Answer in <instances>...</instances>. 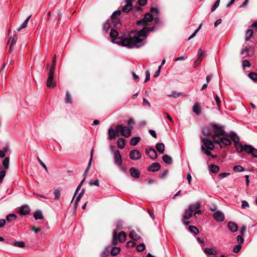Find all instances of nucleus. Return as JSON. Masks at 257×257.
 Listing matches in <instances>:
<instances>
[{
    "instance_id": "f257e3e1",
    "label": "nucleus",
    "mask_w": 257,
    "mask_h": 257,
    "mask_svg": "<svg viewBox=\"0 0 257 257\" xmlns=\"http://www.w3.org/2000/svg\"><path fill=\"white\" fill-rule=\"evenodd\" d=\"M149 29L148 27H145L138 32H131L129 37L125 38L119 41L111 40V42L130 48H140L145 45V41L147 38L146 34L149 32Z\"/></svg>"
},
{
    "instance_id": "f03ea898",
    "label": "nucleus",
    "mask_w": 257,
    "mask_h": 257,
    "mask_svg": "<svg viewBox=\"0 0 257 257\" xmlns=\"http://www.w3.org/2000/svg\"><path fill=\"white\" fill-rule=\"evenodd\" d=\"M210 126L211 127L212 131L214 133L212 136V139L213 142L217 140L216 139L217 137H219L221 136H227L222 126L213 123L210 124Z\"/></svg>"
},
{
    "instance_id": "7ed1b4c3",
    "label": "nucleus",
    "mask_w": 257,
    "mask_h": 257,
    "mask_svg": "<svg viewBox=\"0 0 257 257\" xmlns=\"http://www.w3.org/2000/svg\"><path fill=\"white\" fill-rule=\"evenodd\" d=\"M115 131L116 133L120 132L121 136L127 138L130 137L132 134V131L128 126H122L121 124H117L115 126Z\"/></svg>"
},
{
    "instance_id": "20e7f679",
    "label": "nucleus",
    "mask_w": 257,
    "mask_h": 257,
    "mask_svg": "<svg viewBox=\"0 0 257 257\" xmlns=\"http://www.w3.org/2000/svg\"><path fill=\"white\" fill-rule=\"evenodd\" d=\"M55 70H49L48 76L47 79V86L49 88H53L56 86V82L54 80V73Z\"/></svg>"
},
{
    "instance_id": "39448f33",
    "label": "nucleus",
    "mask_w": 257,
    "mask_h": 257,
    "mask_svg": "<svg viewBox=\"0 0 257 257\" xmlns=\"http://www.w3.org/2000/svg\"><path fill=\"white\" fill-rule=\"evenodd\" d=\"M153 15L149 13H146L143 19L140 20H139L137 22V24L138 25H147V24L149 23V22H151L153 21Z\"/></svg>"
},
{
    "instance_id": "423d86ee",
    "label": "nucleus",
    "mask_w": 257,
    "mask_h": 257,
    "mask_svg": "<svg viewBox=\"0 0 257 257\" xmlns=\"http://www.w3.org/2000/svg\"><path fill=\"white\" fill-rule=\"evenodd\" d=\"M129 157L133 160H138L142 157V154L138 150L134 149L130 152Z\"/></svg>"
},
{
    "instance_id": "0eeeda50",
    "label": "nucleus",
    "mask_w": 257,
    "mask_h": 257,
    "mask_svg": "<svg viewBox=\"0 0 257 257\" xmlns=\"http://www.w3.org/2000/svg\"><path fill=\"white\" fill-rule=\"evenodd\" d=\"M114 163L118 166H120L122 165V158L120 152L118 150H116L114 152Z\"/></svg>"
},
{
    "instance_id": "6e6552de",
    "label": "nucleus",
    "mask_w": 257,
    "mask_h": 257,
    "mask_svg": "<svg viewBox=\"0 0 257 257\" xmlns=\"http://www.w3.org/2000/svg\"><path fill=\"white\" fill-rule=\"evenodd\" d=\"M205 54L202 51L201 49H199L198 50V58L194 62V67L198 66L199 64L201 62L202 59L205 57Z\"/></svg>"
},
{
    "instance_id": "1a4fd4ad",
    "label": "nucleus",
    "mask_w": 257,
    "mask_h": 257,
    "mask_svg": "<svg viewBox=\"0 0 257 257\" xmlns=\"http://www.w3.org/2000/svg\"><path fill=\"white\" fill-rule=\"evenodd\" d=\"M133 0H125V5L122 7L121 10L124 13H128L133 9Z\"/></svg>"
},
{
    "instance_id": "9d476101",
    "label": "nucleus",
    "mask_w": 257,
    "mask_h": 257,
    "mask_svg": "<svg viewBox=\"0 0 257 257\" xmlns=\"http://www.w3.org/2000/svg\"><path fill=\"white\" fill-rule=\"evenodd\" d=\"M231 140L234 142L235 147L237 148V146H239V145H241L239 143V138L237 136V135L233 132H231L229 133V135L228 136Z\"/></svg>"
},
{
    "instance_id": "9b49d317",
    "label": "nucleus",
    "mask_w": 257,
    "mask_h": 257,
    "mask_svg": "<svg viewBox=\"0 0 257 257\" xmlns=\"http://www.w3.org/2000/svg\"><path fill=\"white\" fill-rule=\"evenodd\" d=\"M120 229V224L118 223L116 224L115 228L113 232V236H112L111 243L114 245H115L117 244V231H118Z\"/></svg>"
},
{
    "instance_id": "f8f14e48",
    "label": "nucleus",
    "mask_w": 257,
    "mask_h": 257,
    "mask_svg": "<svg viewBox=\"0 0 257 257\" xmlns=\"http://www.w3.org/2000/svg\"><path fill=\"white\" fill-rule=\"evenodd\" d=\"M146 153L151 159L155 160L157 158L158 155L156 151L152 147L146 149Z\"/></svg>"
},
{
    "instance_id": "ddd939ff",
    "label": "nucleus",
    "mask_w": 257,
    "mask_h": 257,
    "mask_svg": "<svg viewBox=\"0 0 257 257\" xmlns=\"http://www.w3.org/2000/svg\"><path fill=\"white\" fill-rule=\"evenodd\" d=\"M201 139L202 140V142L205 147V148L209 150H213L214 149V146L213 145V143L212 141L207 139H204L202 138H201Z\"/></svg>"
},
{
    "instance_id": "4468645a",
    "label": "nucleus",
    "mask_w": 257,
    "mask_h": 257,
    "mask_svg": "<svg viewBox=\"0 0 257 257\" xmlns=\"http://www.w3.org/2000/svg\"><path fill=\"white\" fill-rule=\"evenodd\" d=\"M239 147H240V150L237 149V152L240 153L242 151H245L247 154H250L252 152V151L253 149V147L249 145H245L243 146L242 145H239Z\"/></svg>"
},
{
    "instance_id": "2eb2a0df",
    "label": "nucleus",
    "mask_w": 257,
    "mask_h": 257,
    "mask_svg": "<svg viewBox=\"0 0 257 257\" xmlns=\"http://www.w3.org/2000/svg\"><path fill=\"white\" fill-rule=\"evenodd\" d=\"M213 143L218 145H220V144L222 143L226 146H230L231 143L230 140L226 138H222L219 140L217 139Z\"/></svg>"
},
{
    "instance_id": "dca6fc26",
    "label": "nucleus",
    "mask_w": 257,
    "mask_h": 257,
    "mask_svg": "<svg viewBox=\"0 0 257 257\" xmlns=\"http://www.w3.org/2000/svg\"><path fill=\"white\" fill-rule=\"evenodd\" d=\"M213 217L214 219L218 222H222L224 220L223 213L219 211H217L213 214Z\"/></svg>"
},
{
    "instance_id": "f3484780",
    "label": "nucleus",
    "mask_w": 257,
    "mask_h": 257,
    "mask_svg": "<svg viewBox=\"0 0 257 257\" xmlns=\"http://www.w3.org/2000/svg\"><path fill=\"white\" fill-rule=\"evenodd\" d=\"M121 14V11L119 10L114 12L111 16V18L114 20V26H117L118 24L119 25V21L116 18L119 17Z\"/></svg>"
},
{
    "instance_id": "a211bd4d",
    "label": "nucleus",
    "mask_w": 257,
    "mask_h": 257,
    "mask_svg": "<svg viewBox=\"0 0 257 257\" xmlns=\"http://www.w3.org/2000/svg\"><path fill=\"white\" fill-rule=\"evenodd\" d=\"M130 173L132 177L138 179L140 176V171L135 167H132L130 169Z\"/></svg>"
},
{
    "instance_id": "6ab92c4d",
    "label": "nucleus",
    "mask_w": 257,
    "mask_h": 257,
    "mask_svg": "<svg viewBox=\"0 0 257 257\" xmlns=\"http://www.w3.org/2000/svg\"><path fill=\"white\" fill-rule=\"evenodd\" d=\"M18 40V36L17 34H14L12 37H10L7 42V44H8L10 41L11 40L10 46V51L11 52H12L14 50V45L16 43L17 41Z\"/></svg>"
},
{
    "instance_id": "aec40b11",
    "label": "nucleus",
    "mask_w": 257,
    "mask_h": 257,
    "mask_svg": "<svg viewBox=\"0 0 257 257\" xmlns=\"http://www.w3.org/2000/svg\"><path fill=\"white\" fill-rule=\"evenodd\" d=\"M30 211V208L28 205H24L20 208L18 213L21 215H26L29 214Z\"/></svg>"
},
{
    "instance_id": "412c9836",
    "label": "nucleus",
    "mask_w": 257,
    "mask_h": 257,
    "mask_svg": "<svg viewBox=\"0 0 257 257\" xmlns=\"http://www.w3.org/2000/svg\"><path fill=\"white\" fill-rule=\"evenodd\" d=\"M161 168L160 164L158 162L152 163L148 168L149 171L156 172L158 171Z\"/></svg>"
},
{
    "instance_id": "4be33fe9",
    "label": "nucleus",
    "mask_w": 257,
    "mask_h": 257,
    "mask_svg": "<svg viewBox=\"0 0 257 257\" xmlns=\"http://www.w3.org/2000/svg\"><path fill=\"white\" fill-rule=\"evenodd\" d=\"M110 37L112 38H113L112 40H114L115 41H119L123 39L124 38L120 39L119 38H117V36L118 35V33L117 31L111 29L110 32Z\"/></svg>"
},
{
    "instance_id": "5701e85b",
    "label": "nucleus",
    "mask_w": 257,
    "mask_h": 257,
    "mask_svg": "<svg viewBox=\"0 0 257 257\" xmlns=\"http://www.w3.org/2000/svg\"><path fill=\"white\" fill-rule=\"evenodd\" d=\"M201 204L199 202H197L194 204H191L189 205L188 209L192 213L196 211V210L200 209Z\"/></svg>"
},
{
    "instance_id": "b1692460",
    "label": "nucleus",
    "mask_w": 257,
    "mask_h": 257,
    "mask_svg": "<svg viewBox=\"0 0 257 257\" xmlns=\"http://www.w3.org/2000/svg\"><path fill=\"white\" fill-rule=\"evenodd\" d=\"M228 229L233 232H234L237 230L238 226L236 223L233 222H229L227 224Z\"/></svg>"
},
{
    "instance_id": "393cba45",
    "label": "nucleus",
    "mask_w": 257,
    "mask_h": 257,
    "mask_svg": "<svg viewBox=\"0 0 257 257\" xmlns=\"http://www.w3.org/2000/svg\"><path fill=\"white\" fill-rule=\"evenodd\" d=\"M126 234L124 231H121L117 235V239L120 242L123 243L125 241Z\"/></svg>"
},
{
    "instance_id": "a878e982",
    "label": "nucleus",
    "mask_w": 257,
    "mask_h": 257,
    "mask_svg": "<svg viewBox=\"0 0 257 257\" xmlns=\"http://www.w3.org/2000/svg\"><path fill=\"white\" fill-rule=\"evenodd\" d=\"M108 139L110 140H112L115 139L116 138V133H117L115 131V130H114L112 127L109 128L108 131Z\"/></svg>"
},
{
    "instance_id": "bb28decb",
    "label": "nucleus",
    "mask_w": 257,
    "mask_h": 257,
    "mask_svg": "<svg viewBox=\"0 0 257 257\" xmlns=\"http://www.w3.org/2000/svg\"><path fill=\"white\" fill-rule=\"evenodd\" d=\"M193 111L197 115H199L201 112V108L198 103H195L193 107Z\"/></svg>"
},
{
    "instance_id": "cd10ccee",
    "label": "nucleus",
    "mask_w": 257,
    "mask_h": 257,
    "mask_svg": "<svg viewBox=\"0 0 257 257\" xmlns=\"http://www.w3.org/2000/svg\"><path fill=\"white\" fill-rule=\"evenodd\" d=\"M120 251V248L119 247L114 246V247H113L111 249H110V254L112 256L117 255L118 254H119Z\"/></svg>"
},
{
    "instance_id": "c85d7f7f",
    "label": "nucleus",
    "mask_w": 257,
    "mask_h": 257,
    "mask_svg": "<svg viewBox=\"0 0 257 257\" xmlns=\"http://www.w3.org/2000/svg\"><path fill=\"white\" fill-rule=\"evenodd\" d=\"M193 213H192L188 209H187L183 216V220H188L191 218L193 216Z\"/></svg>"
},
{
    "instance_id": "c756f323",
    "label": "nucleus",
    "mask_w": 257,
    "mask_h": 257,
    "mask_svg": "<svg viewBox=\"0 0 257 257\" xmlns=\"http://www.w3.org/2000/svg\"><path fill=\"white\" fill-rule=\"evenodd\" d=\"M129 237L134 240H138L140 238V236L134 230L131 231L129 233Z\"/></svg>"
},
{
    "instance_id": "7c9ffc66",
    "label": "nucleus",
    "mask_w": 257,
    "mask_h": 257,
    "mask_svg": "<svg viewBox=\"0 0 257 257\" xmlns=\"http://www.w3.org/2000/svg\"><path fill=\"white\" fill-rule=\"evenodd\" d=\"M117 145L119 149H123L125 147V140L122 138H119L117 141Z\"/></svg>"
},
{
    "instance_id": "2f4dec72",
    "label": "nucleus",
    "mask_w": 257,
    "mask_h": 257,
    "mask_svg": "<svg viewBox=\"0 0 257 257\" xmlns=\"http://www.w3.org/2000/svg\"><path fill=\"white\" fill-rule=\"evenodd\" d=\"M110 254V246H106L104 250L101 252L100 257H108Z\"/></svg>"
},
{
    "instance_id": "473e14b6",
    "label": "nucleus",
    "mask_w": 257,
    "mask_h": 257,
    "mask_svg": "<svg viewBox=\"0 0 257 257\" xmlns=\"http://www.w3.org/2000/svg\"><path fill=\"white\" fill-rule=\"evenodd\" d=\"M11 244L14 246L23 248L25 246V243L23 241H15L11 243Z\"/></svg>"
},
{
    "instance_id": "72a5a7b5",
    "label": "nucleus",
    "mask_w": 257,
    "mask_h": 257,
    "mask_svg": "<svg viewBox=\"0 0 257 257\" xmlns=\"http://www.w3.org/2000/svg\"><path fill=\"white\" fill-rule=\"evenodd\" d=\"M31 16H32L31 15L29 16L25 20V21L23 23V24L21 25V26L17 29V31L18 32H20L22 29L26 28L27 26L28 22H29L30 19L31 18Z\"/></svg>"
},
{
    "instance_id": "f704fd0d",
    "label": "nucleus",
    "mask_w": 257,
    "mask_h": 257,
    "mask_svg": "<svg viewBox=\"0 0 257 257\" xmlns=\"http://www.w3.org/2000/svg\"><path fill=\"white\" fill-rule=\"evenodd\" d=\"M162 159L163 161L167 164H171L172 163V158L168 155H164L162 157Z\"/></svg>"
},
{
    "instance_id": "c9c22d12",
    "label": "nucleus",
    "mask_w": 257,
    "mask_h": 257,
    "mask_svg": "<svg viewBox=\"0 0 257 257\" xmlns=\"http://www.w3.org/2000/svg\"><path fill=\"white\" fill-rule=\"evenodd\" d=\"M157 151L162 154L164 152L165 146L163 143H157L156 145Z\"/></svg>"
},
{
    "instance_id": "e433bc0d",
    "label": "nucleus",
    "mask_w": 257,
    "mask_h": 257,
    "mask_svg": "<svg viewBox=\"0 0 257 257\" xmlns=\"http://www.w3.org/2000/svg\"><path fill=\"white\" fill-rule=\"evenodd\" d=\"M141 140V138L136 137L133 138L130 141V145L133 146L137 145Z\"/></svg>"
},
{
    "instance_id": "4c0bfd02",
    "label": "nucleus",
    "mask_w": 257,
    "mask_h": 257,
    "mask_svg": "<svg viewBox=\"0 0 257 257\" xmlns=\"http://www.w3.org/2000/svg\"><path fill=\"white\" fill-rule=\"evenodd\" d=\"M204 252L206 254L216 255V251H215L213 248L209 247H206L204 249Z\"/></svg>"
},
{
    "instance_id": "58836bf2",
    "label": "nucleus",
    "mask_w": 257,
    "mask_h": 257,
    "mask_svg": "<svg viewBox=\"0 0 257 257\" xmlns=\"http://www.w3.org/2000/svg\"><path fill=\"white\" fill-rule=\"evenodd\" d=\"M17 218V215L14 213H11L8 214L6 216V220L8 222H11Z\"/></svg>"
},
{
    "instance_id": "ea45409f",
    "label": "nucleus",
    "mask_w": 257,
    "mask_h": 257,
    "mask_svg": "<svg viewBox=\"0 0 257 257\" xmlns=\"http://www.w3.org/2000/svg\"><path fill=\"white\" fill-rule=\"evenodd\" d=\"M34 217L36 220L42 219L43 218V216L40 211H37L34 214Z\"/></svg>"
},
{
    "instance_id": "a19ab883",
    "label": "nucleus",
    "mask_w": 257,
    "mask_h": 257,
    "mask_svg": "<svg viewBox=\"0 0 257 257\" xmlns=\"http://www.w3.org/2000/svg\"><path fill=\"white\" fill-rule=\"evenodd\" d=\"M189 229L190 232H192L194 234H197L199 233V229L195 226L190 225L189 226Z\"/></svg>"
},
{
    "instance_id": "79ce46f5",
    "label": "nucleus",
    "mask_w": 257,
    "mask_h": 257,
    "mask_svg": "<svg viewBox=\"0 0 257 257\" xmlns=\"http://www.w3.org/2000/svg\"><path fill=\"white\" fill-rule=\"evenodd\" d=\"M253 35V31L251 29H249L246 31V35H245V40L249 41V39L251 38Z\"/></svg>"
},
{
    "instance_id": "37998d69",
    "label": "nucleus",
    "mask_w": 257,
    "mask_h": 257,
    "mask_svg": "<svg viewBox=\"0 0 257 257\" xmlns=\"http://www.w3.org/2000/svg\"><path fill=\"white\" fill-rule=\"evenodd\" d=\"M84 189H83L80 192V193L79 194V195H78V196L76 197V199L75 201V207H77V205L78 203V202L80 201V200L81 199L82 196L83 195L84 193Z\"/></svg>"
},
{
    "instance_id": "c03bdc74",
    "label": "nucleus",
    "mask_w": 257,
    "mask_h": 257,
    "mask_svg": "<svg viewBox=\"0 0 257 257\" xmlns=\"http://www.w3.org/2000/svg\"><path fill=\"white\" fill-rule=\"evenodd\" d=\"M61 189L60 188H57L56 189L54 192V195L55 196V200H58L61 196Z\"/></svg>"
},
{
    "instance_id": "a18cd8bd",
    "label": "nucleus",
    "mask_w": 257,
    "mask_h": 257,
    "mask_svg": "<svg viewBox=\"0 0 257 257\" xmlns=\"http://www.w3.org/2000/svg\"><path fill=\"white\" fill-rule=\"evenodd\" d=\"M209 169L211 172L216 173L219 171V167L217 165L212 164L210 166Z\"/></svg>"
},
{
    "instance_id": "49530a36",
    "label": "nucleus",
    "mask_w": 257,
    "mask_h": 257,
    "mask_svg": "<svg viewBox=\"0 0 257 257\" xmlns=\"http://www.w3.org/2000/svg\"><path fill=\"white\" fill-rule=\"evenodd\" d=\"M10 159L8 157L5 158L3 161V165L6 169H8L9 166Z\"/></svg>"
},
{
    "instance_id": "de8ad7c7",
    "label": "nucleus",
    "mask_w": 257,
    "mask_h": 257,
    "mask_svg": "<svg viewBox=\"0 0 257 257\" xmlns=\"http://www.w3.org/2000/svg\"><path fill=\"white\" fill-rule=\"evenodd\" d=\"M65 102L66 103H72V97L69 91H67L66 93Z\"/></svg>"
},
{
    "instance_id": "09e8293b",
    "label": "nucleus",
    "mask_w": 257,
    "mask_h": 257,
    "mask_svg": "<svg viewBox=\"0 0 257 257\" xmlns=\"http://www.w3.org/2000/svg\"><path fill=\"white\" fill-rule=\"evenodd\" d=\"M93 149H92L91 152L90 159L89 162L88 163V166H87V168L86 169V170H85V171L84 172V174H86L89 171V170L90 169V166H91V161H92V157H93Z\"/></svg>"
},
{
    "instance_id": "8fccbe9b",
    "label": "nucleus",
    "mask_w": 257,
    "mask_h": 257,
    "mask_svg": "<svg viewBox=\"0 0 257 257\" xmlns=\"http://www.w3.org/2000/svg\"><path fill=\"white\" fill-rule=\"evenodd\" d=\"M202 133L204 136H209L211 134L210 130L206 127H204L202 128Z\"/></svg>"
},
{
    "instance_id": "3c124183",
    "label": "nucleus",
    "mask_w": 257,
    "mask_h": 257,
    "mask_svg": "<svg viewBox=\"0 0 257 257\" xmlns=\"http://www.w3.org/2000/svg\"><path fill=\"white\" fill-rule=\"evenodd\" d=\"M146 248V246L144 243H142L139 244L137 246V250L139 252H142L144 251Z\"/></svg>"
},
{
    "instance_id": "603ef678",
    "label": "nucleus",
    "mask_w": 257,
    "mask_h": 257,
    "mask_svg": "<svg viewBox=\"0 0 257 257\" xmlns=\"http://www.w3.org/2000/svg\"><path fill=\"white\" fill-rule=\"evenodd\" d=\"M233 170L235 172H240L244 170V168L240 165H236L234 166Z\"/></svg>"
},
{
    "instance_id": "864d4df0",
    "label": "nucleus",
    "mask_w": 257,
    "mask_h": 257,
    "mask_svg": "<svg viewBox=\"0 0 257 257\" xmlns=\"http://www.w3.org/2000/svg\"><path fill=\"white\" fill-rule=\"evenodd\" d=\"M248 76L253 81L257 80V74L255 72H251L248 74Z\"/></svg>"
},
{
    "instance_id": "5fc2aeb1",
    "label": "nucleus",
    "mask_w": 257,
    "mask_h": 257,
    "mask_svg": "<svg viewBox=\"0 0 257 257\" xmlns=\"http://www.w3.org/2000/svg\"><path fill=\"white\" fill-rule=\"evenodd\" d=\"M56 64V55H54V56L53 58L52 65L50 67L49 69L52 70H55Z\"/></svg>"
},
{
    "instance_id": "6e6d98bb",
    "label": "nucleus",
    "mask_w": 257,
    "mask_h": 257,
    "mask_svg": "<svg viewBox=\"0 0 257 257\" xmlns=\"http://www.w3.org/2000/svg\"><path fill=\"white\" fill-rule=\"evenodd\" d=\"M202 24H200L199 26V27H198V28L195 31V32L189 37L188 38V40H190L191 39L193 38V37H194L196 34L198 33V32L200 30V29L201 28V27H202Z\"/></svg>"
},
{
    "instance_id": "4d7b16f0",
    "label": "nucleus",
    "mask_w": 257,
    "mask_h": 257,
    "mask_svg": "<svg viewBox=\"0 0 257 257\" xmlns=\"http://www.w3.org/2000/svg\"><path fill=\"white\" fill-rule=\"evenodd\" d=\"M214 99L216 102L218 108L220 109L221 106V100L220 97L217 95H216L214 96Z\"/></svg>"
},
{
    "instance_id": "13d9d810",
    "label": "nucleus",
    "mask_w": 257,
    "mask_h": 257,
    "mask_svg": "<svg viewBox=\"0 0 257 257\" xmlns=\"http://www.w3.org/2000/svg\"><path fill=\"white\" fill-rule=\"evenodd\" d=\"M241 248V245L240 244V243H238L234 247L233 251L235 253H237L240 250Z\"/></svg>"
},
{
    "instance_id": "bf43d9fd",
    "label": "nucleus",
    "mask_w": 257,
    "mask_h": 257,
    "mask_svg": "<svg viewBox=\"0 0 257 257\" xmlns=\"http://www.w3.org/2000/svg\"><path fill=\"white\" fill-rule=\"evenodd\" d=\"M201 150L206 155L208 156H211V152L207 150L204 146H201Z\"/></svg>"
},
{
    "instance_id": "052dcab7",
    "label": "nucleus",
    "mask_w": 257,
    "mask_h": 257,
    "mask_svg": "<svg viewBox=\"0 0 257 257\" xmlns=\"http://www.w3.org/2000/svg\"><path fill=\"white\" fill-rule=\"evenodd\" d=\"M219 3H220V0H217L215 2V4L213 5V7H212V9H211L212 12H214L217 9V8L219 5Z\"/></svg>"
},
{
    "instance_id": "680f3d73",
    "label": "nucleus",
    "mask_w": 257,
    "mask_h": 257,
    "mask_svg": "<svg viewBox=\"0 0 257 257\" xmlns=\"http://www.w3.org/2000/svg\"><path fill=\"white\" fill-rule=\"evenodd\" d=\"M250 63L247 60H244L242 61V67L243 69L245 68V67H250Z\"/></svg>"
},
{
    "instance_id": "e2e57ef3",
    "label": "nucleus",
    "mask_w": 257,
    "mask_h": 257,
    "mask_svg": "<svg viewBox=\"0 0 257 257\" xmlns=\"http://www.w3.org/2000/svg\"><path fill=\"white\" fill-rule=\"evenodd\" d=\"M150 11L154 16H155V15H157L159 12V10L157 8H151Z\"/></svg>"
},
{
    "instance_id": "0e129e2a",
    "label": "nucleus",
    "mask_w": 257,
    "mask_h": 257,
    "mask_svg": "<svg viewBox=\"0 0 257 257\" xmlns=\"http://www.w3.org/2000/svg\"><path fill=\"white\" fill-rule=\"evenodd\" d=\"M109 29V23L108 22H106L103 24V29L104 31H105L106 32Z\"/></svg>"
},
{
    "instance_id": "69168bd1",
    "label": "nucleus",
    "mask_w": 257,
    "mask_h": 257,
    "mask_svg": "<svg viewBox=\"0 0 257 257\" xmlns=\"http://www.w3.org/2000/svg\"><path fill=\"white\" fill-rule=\"evenodd\" d=\"M180 95H181L180 93H177L175 91H173L172 92V93L171 94L168 95V96L177 98V97H179Z\"/></svg>"
},
{
    "instance_id": "338daca9",
    "label": "nucleus",
    "mask_w": 257,
    "mask_h": 257,
    "mask_svg": "<svg viewBox=\"0 0 257 257\" xmlns=\"http://www.w3.org/2000/svg\"><path fill=\"white\" fill-rule=\"evenodd\" d=\"M150 73L149 70H147L146 71V78L145 80V82H147L150 80Z\"/></svg>"
},
{
    "instance_id": "774afa93",
    "label": "nucleus",
    "mask_w": 257,
    "mask_h": 257,
    "mask_svg": "<svg viewBox=\"0 0 257 257\" xmlns=\"http://www.w3.org/2000/svg\"><path fill=\"white\" fill-rule=\"evenodd\" d=\"M251 155L255 157V158H257V149L253 148L252 151V152L251 153Z\"/></svg>"
}]
</instances>
